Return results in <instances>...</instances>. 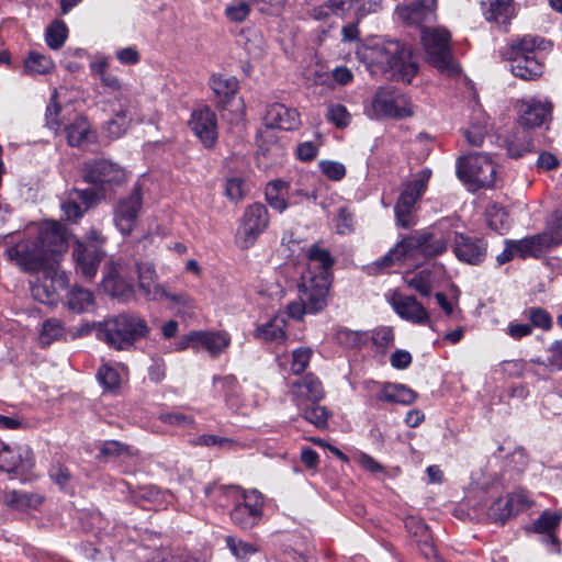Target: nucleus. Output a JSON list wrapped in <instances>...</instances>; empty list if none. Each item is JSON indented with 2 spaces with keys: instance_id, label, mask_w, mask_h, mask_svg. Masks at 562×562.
Returning <instances> with one entry per match:
<instances>
[{
  "instance_id": "obj_1",
  "label": "nucleus",
  "mask_w": 562,
  "mask_h": 562,
  "mask_svg": "<svg viewBox=\"0 0 562 562\" xmlns=\"http://www.w3.org/2000/svg\"><path fill=\"white\" fill-rule=\"evenodd\" d=\"M307 271L302 276L301 296L286 306L289 317L300 321L306 313L316 314L327 305V295L331 284L334 258L318 244L311 246Z\"/></svg>"
},
{
  "instance_id": "obj_2",
  "label": "nucleus",
  "mask_w": 562,
  "mask_h": 562,
  "mask_svg": "<svg viewBox=\"0 0 562 562\" xmlns=\"http://www.w3.org/2000/svg\"><path fill=\"white\" fill-rule=\"evenodd\" d=\"M369 66H375L384 75L409 83L418 71L412 49L398 41L376 42L358 52Z\"/></svg>"
},
{
  "instance_id": "obj_3",
  "label": "nucleus",
  "mask_w": 562,
  "mask_h": 562,
  "mask_svg": "<svg viewBox=\"0 0 562 562\" xmlns=\"http://www.w3.org/2000/svg\"><path fill=\"white\" fill-rule=\"evenodd\" d=\"M92 329L100 341L119 351L131 350L138 340L147 338L150 333L147 322L138 314L130 312L93 323Z\"/></svg>"
},
{
  "instance_id": "obj_4",
  "label": "nucleus",
  "mask_w": 562,
  "mask_h": 562,
  "mask_svg": "<svg viewBox=\"0 0 562 562\" xmlns=\"http://www.w3.org/2000/svg\"><path fill=\"white\" fill-rule=\"evenodd\" d=\"M550 110L551 105L547 101L537 99L521 101L518 121L522 130H517L507 140V150L510 157L519 158L532 150V139L527 130L540 126Z\"/></svg>"
},
{
  "instance_id": "obj_5",
  "label": "nucleus",
  "mask_w": 562,
  "mask_h": 562,
  "mask_svg": "<svg viewBox=\"0 0 562 562\" xmlns=\"http://www.w3.org/2000/svg\"><path fill=\"white\" fill-rule=\"evenodd\" d=\"M82 172L85 181L92 184L97 190L77 191L78 198L86 202H89L100 195H104L114 186H119L125 180L124 169L106 159L86 161Z\"/></svg>"
},
{
  "instance_id": "obj_6",
  "label": "nucleus",
  "mask_w": 562,
  "mask_h": 562,
  "mask_svg": "<svg viewBox=\"0 0 562 562\" xmlns=\"http://www.w3.org/2000/svg\"><path fill=\"white\" fill-rule=\"evenodd\" d=\"M454 237L450 221L442 220L428 231L407 236L408 255L418 261L428 257L439 256L447 250L448 244Z\"/></svg>"
},
{
  "instance_id": "obj_7",
  "label": "nucleus",
  "mask_w": 562,
  "mask_h": 562,
  "mask_svg": "<svg viewBox=\"0 0 562 562\" xmlns=\"http://www.w3.org/2000/svg\"><path fill=\"white\" fill-rule=\"evenodd\" d=\"M450 33L445 27H425L422 30V44L427 60L439 71L448 76L460 72L450 47Z\"/></svg>"
},
{
  "instance_id": "obj_8",
  "label": "nucleus",
  "mask_w": 562,
  "mask_h": 562,
  "mask_svg": "<svg viewBox=\"0 0 562 562\" xmlns=\"http://www.w3.org/2000/svg\"><path fill=\"white\" fill-rule=\"evenodd\" d=\"M366 114L370 119H403L413 115V108L406 94L386 87L375 91L369 106L366 108Z\"/></svg>"
},
{
  "instance_id": "obj_9",
  "label": "nucleus",
  "mask_w": 562,
  "mask_h": 562,
  "mask_svg": "<svg viewBox=\"0 0 562 562\" xmlns=\"http://www.w3.org/2000/svg\"><path fill=\"white\" fill-rule=\"evenodd\" d=\"M430 177V169L425 168L420 170L415 178L405 186L400 194L394 212L397 224L401 227L409 228L414 225L413 213L415 204L426 191Z\"/></svg>"
},
{
  "instance_id": "obj_10",
  "label": "nucleus",
  "mask_w": 562,
  "mask_h": 562,
  "mask_svg": "<svg viewBox=\"0 0 562 562\" xmlns=\"http://www.w3.org/2000/svg\"><path fill=\"white\" fill-rule=\"evenodd\" d=\"M457 175L464 182L487 188L494 184L496 167L488 155L471 154L458 160Z\"/></svg>"
},
{
  "instance_id": "obj_11",
  "label": "nucleus",
  "mask_w": 562,
  "mask_h": 562,
  "mask_svg": "<svg viewBox=\"0 0 562 562\" xmlns=\"http://www.w3.org/2000/svg\"><path fill=\"white\" fill-rule=\"evenodd\" d=\"M379 4L375 1L366 0H323L314 4L308 14L316 21H325L333 15L345 16L353 12L357 20L364 18L371 12H375Z\"/></svg>"
},
{
  "instance_id": "obj_12",
  "label": "nucleus",
  "mask_w": 562,
  "mask_h": 562,
  "mask_svg": "<svg viewBox=\"0 0 562 562\" xmlns=\"http://www.w3.org/2000/svg\"><path fill=\"white\" fill-rule=\"evenodd\" d=\"M281 121V105L274 103L270 105L266 114L263 116V124L259 131V151H258V164L259 166L267 165L263 162V159H268L270 157H279V151L281 149V144L279 142L280 136V125Z\"/></svg>"
},
{
  "instance_id": "obj_13",
  "label": "nucleus",
  "mask_w": 562,
  "mask_h": 562,
  "mask_svg": "<svg viewBox=\"0 0 562 562\" xmlns=\"http://www.w3.org/2000/svg\"><path fill=\"white\" fill-rule=\"evenodd\" d=\"M7 254L10 260L15 261L24 271L35 272L41 271L43 268L52 270V267L55 266V261L41 248L36 238L34 240L24 239L16 243L7 250Z\"/></svg>"
},
{
  "instance_id": "obj_14",
  "label": "nucleus",
  "mask_w": 562,
  "mask_h": 562,
  "mask_svg": "<svg viewBox=\"0 0 562 562\" xmlns=\"http://www.w3.org/2000/svg\"><path fill=\"white\" fill-rule=\"evenodd\" d=\"M42 278L31 282L32 296L44 304H53L57 299L59 290H64L68 286V276L65 271L59 270L58 266L49 268H43Z\"/></svg>"
},
{
  "instance_id": "obj_15",
  "label": "nucleus",
  "mask_w": 562,
  "mask_h": 562,
  "mask_svg": "<svg viewBox=\"0 0 562 562\" xmlns=\"http://www.w3.org/2000/svg\"><path fill=\"white\" fill-rule=\"evenodd\" d=\"M231 512L232 521L241 529H250L261 517L263 497L257 490L243 491L239 499L234 501Z\"/></svg>"
},
{
  "instance_id": "obj_16",
  "label": "nucleus",
  "mask_w": 562,
  "mask_h": 562,
  "mask_svg": "<svg viewBox=\"0 0 562 562\" xmlns=\"http://www.w3.org/2000/svg\"><path fill=\"white\" fill-rule=\"evenodd\" d=\"M268 222V213L262 204L255 203L248 206L244 213L241 225L236 234V243L238 247L243 249L251 247L257 237L267 227Z\"/></svg>"
},
{
  "instance_id": "obj_17",
  "label": "nucleus",
  "mask_w": 562,
  "mask_h": 562,
  "mask_svg": "<svg viewBox=\"0 0 562 562\" xmlns=\"http://www.w3.org/2000/svg\"><path fill=\"white\" fill-rule=\"evenodd\" d=\"M143 198L139 184H135L130 195L120 199L114 207L113 217L117 229L125 236L131 235L137 224Z\"/></svg>"
},
{
  "instance_id": "obj_18",
  "label": "nucleus",
  "mask_w": 562,
  "mask_h": 562,
  "mask_svg": "<svg viewBox=\"0 0 562 562\" xmlns=\"http://www.w3.org/2000/svg\"><path fill=\"white\" fill-rule=\"evenodd\" d=\"M289 395L297 408H303L319 403L325 397V390L322 381L310 373L291 384Z\"/></svg>"
},
{
  "instance_id": "obj_19",
  "label": "nucleus",
  "mask_w": 562,
  "mask_h": 562,
  "mask_svg": "<svg viewBox=\"0 0 562 562\" xmlns=\"http://www.w3.org/2000/svg\"><path fill=\"white\" fill-rule=\"evenodd\" d=\"M36 240L46 255L55 261V266H58L57 256L68 248L66 229L58 223L46 222L40 226Z\"/></svg>"
},
{
  "instance_id": "obj_20",
  "label": "nucleus",
  "mask_w": 562,
  "mask_h": 562,
  "mask_svg": "<svg viewBox=\"0 0 562 562\" xmlns=\"http://www.w3.org/2000/svg\"><path fill=\"white\" fill-rule=\"evenodd\" d=\"M34 465V456L27 446L11 448L4 445L0 450V471L24 474Z\"/></svg>"
},
{
  "instance_id": "obj_21",
  "label": "nucleus",
  "mask_w": 562,
  "mask_h": 562,
  "mask_svg": "<svg viewBox=\"0 0 562 562\" xmlns=\"http://www.w3.org/2000/svg\"><path fill=\"white\" fill-rule=\"evenodd\" d=\"M453 240V252L460 261L479 265L485 259L487 243L483 238L454 232Z\"/></svg>"
},
{
  "instance_id": "obj_22",
  "label": "nucleus",
  "mask_w": 562,
  "mask_h": 562,
  "mask_svg": "<svg viewBox=\"0 0 562 562\" xmlns=\"http://www.w3.org/2000/svg\"><path fill=\"white\" fill-rule=\"evenodd\" d=\"M389 302L395 313L407 322L416 325H426L430 322L429 313L414 296L394 292Z\"/></svg>"
},
{
  "instance_id": "obj_23",
  "label": "nucleus",
  "mask_w": 562,
  "mask_h": 562,
  "mask_svg": "<svg viewBox=\"0 0 562 562\" xmlns=\"http://www.w3.org/2000/svg\"><path fill=\"white\" fill-rule=\"evenodd\" d=\"M72 257L77 272L87 280H92L97 274L100 262L105 257V251L78 240L75 244Z\"/></svg>"
},
{
  "instance_id": "obj_24",
  "label": "nucleus",
  "mask_w": 562,
  "mask_h": 562,
  "mask_svg": "<svg viewBox=\"0 0 562 562\" xmlns=\"http://www.w3.org/2000/svg\"><path fill=\"white\" fill-rule=\"evenodd\" d=\"M189 125L206 148H211L217 138V121L215 113L203 108L192 113Z\"/></svg>"
},
{
  "instance_id": "obj_25",
  "label": "nucleus",
  "mask_w": 562,
  "mask_h": 562,
  "mask_svg": "<svg viewBox=\"0 0 562 562\" xmlns=\"http://www.w3.org/2000/svg\"><path fill=\"white\" fill-rule=\"evenodd\" d=\"M514 243L518 257L522 259L529 257L539 258L551 246L561 244V238H555L552 234L542 233L514 240Z\"/></svg>"
},
{
  "instance_id": "obj_26",
  "label": "nucleus",
  "mask_w": 562,
  "mask_h": 562,
  "mask_svg": "<svg viewBox=\"0 0 562 562\" xmlns=\"http://www.w3.org/2000/svg\"><path fill=\"white\" fill-rule=\"evenodd\" d=\"M138 289L148 301L160 302L165 286L158 282V274L151 263H137Z\"/></svg>"
},
{
  "instance_id": "obj_27",
  "label": "nucleus",
  "mask_w": 562,
  "mask_h": 562,
  "mask_svg": "<svg viewBox=\"0 0 562 562\" xmlns=\"http://www.w3.org/2000/svg\"><path fill=\"white\" fill-rule=\"evenodd\" d=\"M434 10L435 0H417L411 4L397 5L396 14L407 24H420L434 18Z\"/></svg>"
},
{
  "instance_id": "obj_28",
  "label": "nucleus",
  "mask_w": 562,
  "mask_h": 562,
  "mask_svg": "<svg viewBox=\"0 0 562 562\" xmlns=\"http://www.w3.org/2000/svg\"><path fill=\"white\" fill-rule=\"evenodd\" d=\"M550 47V42L537 35H525L521 38L513 41L507 57H531L543 56L544 50Z\"/></svg>"
},
{
  "instance_id": "obj_29",
  "label": "nucleus",
  "mask_w": 562,
  "mask_h": 562,
  "mask_svg": "<svg viewBox=\"0 0 562 562\" xmlns=\"http://www.w3.org/2000/svg\"><path fill=\"white\" fill-rule=\"evenodd\" d=\"M510 71L524 80H536L543 74V56L507 57Z\"/></svg>"
},
{
  "instance_id": "obj_30",
  "label": "nucleus",
  "mask_w": 562,
  "mask_h": 562,
  "mask_svg": "<svg viewBox=\"0 0 562 562\" xmlns=\"http://www.w3.org/2000/svg\"><path fill=\"white\" fill-rule=\"evenodd\" d=\"M484 15L488 22L506 25L515 15L513 0H486Z\"/></svg>"
},
{
  "instance_id": "obj_31",
  "label": "nucleus",
  "mask_w": 562,
  "mask_h": 562,
  "mask_svg": "<svg viewBox=\"0 0 562 562\" xmlns=\"http://www.w3.org/2000/svg\"><path fill=\"white\" fill-rule=\"evenodd\" d=\"M376 398L380 402L408 405L415 401L416 394L404 384L386 383L380 386Z\"/></svg>"
},
{
  "instance_id": "obj_32",
  "label": "nucleus",
  "mask_w": 562,
  "mask_h": 562,
  "mask_svg": "<svg viewBox=\"0 0 562 562\" xmlns=\"http://www.w3.org/2000/svg\"><path fill=\"white\" fill-rule=\"evenodd\" d=\"M198 338V346L206 349L212 357L222 353L229 346V337L224 333L198 330L194 335Z\"/></svg>"
},
{
  "instance_id": "obj_33",
  "label": "nucleus",
  "mask_w": 562,
  "mask_h": 562,
  "mask_svg": "<svg viewBox=\"0 0 562 562\" xmlns=\"http://www.w3.org/2000/svg\"><path fill=\"white\" fill-rule=\"evenodd\" d=\"M210 85L223 105H225L238 90V81L233 76L213 75Z\"/></svg>"
},
{
  "instance_id": "obj_34",
  "label": "nucleus",
  "mask_w": 562,
  "mask_h": 562,
  "mask_svg": "<svg viewBox=\"0 0 562 562\" xmlns=\"http://www.w3.org/2000/svg\"><path fill=\"white\" fill-rule=\"evenodd\" d=\"M334 339L337 344L349 349H361L370 341V333L366 330H351L347 327H338Z\"/></svg>"
},
{
  "instance_id": "obj_35",
  "label": "nucleus",
  "mask_w": 562,
  "mask_h": 562,
  "mask_svg": "<svg viewBox=\"0 0 562 562\" xmlns=\"http://www.w3.org/2000/svg\"><path fill=\"white\" fill-rule=\"evenodd\" d=\"M4 497L8 506L19 510L35 509L44 501V497L37 493H27L15 490L5 492Z\"/></svg>"
},
{
  "instance_id": "obj_36",
  "label": "nucleus",
  "mask_w": 562,
  "mask_h": 562,
  "mask_svg": "<svg viewBox=\"0 0 562 562\" xmlns=\"http://www.w3.org/2000/svg\"><path fill=\"white\" fill-rule=\"evenodd\" d=\"M102 283L104 290L113 297H117L122 301H128L133 297V285L126 282L116 272H110L103 278Z\"/></svg>"
},
{
  "instance_id": "obj_37",
  "label": "nucleus",
  "mask_w": 562,
  "mask_h": 562,
  "mask_svg": "<svg viewBox=\"0 0 562 562\" xmlns=\"http://www.w3.org/2000/svg\"><path fill=\"white\" fill-rule=\"evenodd\" d=\"M406 237L403 238L394 248H392L381 259L375 261V267L379 271H386L396 265H401L407 260H411L408 255Z\"/></svg>"
},
{
  "instance_id": "obj_38",
  "label": "nucleus",
  "mask_w": 562,
  "mask_h": 562,
  "mask_svg": "<svg viewBox=\"0 0 562 562\" xmlns=\"http://www.w3.org/2000/svg\"><path fill=\"white\" fill-rule=\"evenodd\" d=\"M65 133L70 146H82L89 142L91 130L88 121L82 116H77L72 123L65 126Z\"/></svg>"
},
{
  "instance_id": "obj_39",
  "label": "nucleus",
  "mask_w": 562,
  "mask_h": 562,
  "mask_svg": "<svg viewBox=\"0 0 562 562\" xmlns=\"http://www.w3.org/2000/svg\"><path fill=\"white\" fill-rule=\"evenodd\" d=\"M93 304V294L88 289L76 285L67 294V305L75 313L87 312Z\"/></svg>"
},
{
  "instance_id": "obj_40",
  "label": "nucleus",
  "mask_w": 562,
  "mask_h": 562,
  "mask_svg": "<svg viewBox=\"0 0 562 562\" xmlns=\"http://www.w3.org/2000/svg\"><path fill=\"white\" fill-rule=\"evenodd\" d=\"M204 493L221 506H226L224 498L237 501L243 490L235 485H220L212 483L205 486Z\"/></svg>"
},
{
  "instance_id": "obj_41",
  "label": "nucleus",
  "mask_w": 562,
  "mask_h": 562,
  "mask_svg": "<svg viewBox=\"0 0 562 562\" xmlns=\"http://www.w3.org/2000/svg\"><path fill=\"white\" fill-rule=\"evenodd\" d=\"M299 409L302 413V417L316 428L326 429L328 427V420L331 417V413L325 406L316 403L308 404Z\"/></svg>"
},
{
  "instance_id": "obj_42",
  "label": "nucleus",
  "mask_w": 562,
  "mask_h": 562,
  "mask_svg": "<svg viewBox=\"0 0 562 562\" xmlns=\"http://www.w3.org/2000/svg\"><path fill=\"white\" fill-rule=\"evenodd\" d=\"M486 221L491 229L504 234L509 228V218L507 212L496 204L486 209Z\"/></svg>"
},
{
  "instance_id": "obj_43",
  "label": "nucleus",
  "mask_w": 562,
  "mask_h": 562,
  "mask_svg": "<svg viewBox=\"0 0 562 562\" xmlns=\"http://www.w3.org/2000/svg\"><path fill=\"white\" fill-rule=\"evenodd\" d=\"M123 456L132 457L134 456V451L131 447L116 440H106L102 442L99 448L98 458L100 460L114 459Z\"/></svg>"
},
{
  "instance_id": "obj_44",
  "label": "nucleus",
  "mask_w": 562,
  "mask_h": 562,
  "mask_svg": "<svg viewBox=\"0 0 562 562\" xmlns=\"http://www.w3.org/2000/svg\"><path fill=\"white\" fill-rule=\"evenodd\" d=\"M24 68L29 74L45 75L54 68V64L49 57L32 52L24 63Z\"/></svg>"
},
{
  "instance_id": "obj_45",
  "label": "nucleus",
  "mask_w": 562,
  "mask_h": 562,
  "mask_svg": "<svg viewBox=\"0 0 562 562\" xmlns=\"http://www.w3.org/2000/svg\"><path fill=\"white\" fill-rule=\"evenodd\" d=\"M68 35L65 22L56 20L46 30V43L52 49H59Z\"/></svg>"
},
{
  "instance_id": "obj_46",
  "label": "nucleus",
  "mask_w": 562,
  "mask_h": 562,
  "mask_svg": "<svg viewBox=\"0 0 562 562\" xmlns=\"http://www.w3.org/2000/svg\"><path fill=\"white\" fill-rule=\"evenodd\" d=\"M131 120L127 117L126 110H120L115 113V115L110 119L105 124V130L111 138H119L123 136Z\"/></svg>"
},
{
  "instance_id": "obj_47",
  "label": "nucleus",
  "mask_w": 562,
  "mask_h": 562,
  "mask_svg": "<svg viewBox=\"0 0 562 562\" xmlns=\"http://www.w3.org/2000/svg\"><path fill=\"white\" fill-rule=\"evenodd\" d=\"M525 317L530 322L529 325L542 330H550L553 325L551 315L542 307H530L524 312Z\"/></svg>"
},
{
  "instance_id": "obj_48",
  "label": "nucleus",
  "mask_w": 562,
  "mask_h": 562,
  "mask_svg": "<svg viewBox=\"0 0 562 562\" xmlns=\"http://www.w3.org/2000/svg\"><path fill=\"white\" fill-rule=\"evenodd\" d=\"M280 335L281 325L278 314L269 318L266 323L258 325L254 333L255 338L265 341H272L277 339Z\"/></svg>"
},
{
  "instance_id": "obj_49",
  "label": "nucleus",
  "mask_w": 562,
  "mask_h": 562,
  "mask_svg": "<svg viewBox=\"0 0 562 562\" xmlns=\"http://www.w3.org/2000/svg\"><path fill=\"white\" fill-rule=\"evenodd\" d=\"M326 119L337 128H345L351 122V114L345 105L340 103H330L327 105Z\"/></svg>"
},
{
  "instance_id": "obj_50",
  "label": "nucleus",
  "mask_w": 562,
  "mask_h": 562,
  "mask_svg": "<svg viewBox=\"0 0 562 562\" xmlns=\"http://www.w3.org/2000/svg\"><path fill=\"white\" fill-rule=\"evenodd\" d=\"M505 497L507 499L506 505H509L514 515L525 512L533 505L532 498L524 490H516Z\"/></svg>"
},
{
  "instance_id": "obj_51",
  "label": "nucleus",
  "mask_w": 562,
  "mask_h": 562,
  "mask_svg": "<svg viewBox=\"0 0 562 562\" xmlns=\"http://www.w3.org/2000/svg\"><path fill=\"white\" fill-rule=\"evenodd\" d=\"M405 282L424 296H428L431 292V273L428 270H422L411 278L406 277Z\"/></svg>"
},
{
  "instance_id": "obj_52",
  "label": "nucleus",
  "mask_w": 562,
  "mask_h": 562,
  "mask_svg": "<svg viewBox=\"0 0 562 562\" xmlns=\"http://www.w3.org/2000/svg\"><path fill=\"white\" fill-rule=\"evenodd\" d=\"M560 516L551 513H543L533 524V529L537 532L548 535L550 542L555 543L557 539L551 535V531L559 525Z\"/></svg>"
},
{
  "instance_id": "obj_53",
  "label": "nucleus",
  "mask_w": 562,
  "mask_h": 562,
  "mask_svg": "<svg viewBox=\"0 0 562 562\" xmlns=\"http://www.w3.org/2000/svg\"><path fill=\"white\" fill-rule=\"evenodd\" d=\"M60 112L61 106L57 103V91H54L46 108L45 119L46 126L55 132H57L63 124Z\"/></svg>"
},
{
  "instance_id": "obj_54",
  "label": "nucleus",
  "mask_w": 562,
  "mask_h": 562,
  "mask_svg": "<svg viewBox=\"0 0 562 562\" xmlns=\"http://www.w3.org/2000/svg\"><path fill=\"white\" fill-rule=\"evenodd\" d=\"M64 333V329L61 327V324L57 319H47L44 322L41 335H40V341L44 346L50 345L54 340L58 339Z\"/></svg>"
},
{
  "instance_id": "obj_55",
  "label": "nucleus",
  "mask_w": 562,
  "mask_h": 562,
  "mask_svg": "<svg viewBox=\"0 0 562 562\" xmlns=\"http://www.w3.org/2000/svg\"><path fill=\"white\" fill-rule=\"evenodd\" d=\"M226 544L233 555L239 560L247 559L249 555L257 552V548L254 544L236 539L233 536L226 537Z\"/></svg>"
},
{
  "instance_id": "obj_56",
  "label": "nucleus",
  "mask_w": 562,
  "mask_h": 562,
  "mask_svg": "<svg viewBox=\"0 0 562 562\" xmlns=\"http://www.w3.org/2000/svg\"><path fill=\"white\" fill-rule=\"evenodd\" d=\"M250 11L249 2L237 1L226 7L225 15L232 22L241 23L249 16Z\"/></svg>"
},
{
  "instance_id": "obj_57",
  "label": "nucleus",
  "mask_w": 562,
  "mask_h": 562,
  "mask_svg": "<svg viewBox=\"0 0 562 562\" xmlns=\"http://www.w3.org/2000/svg\"><path fill=\"white\" fill-rule=\"evenodd\" d=\"M149 562H198V560L187 552H173L164 549L155 553Z\"/></svg>"
},
{
  "instance_id": "obj_58",
  "label": "nucleus",
  "mask_w": 562,
  "mask_h": 562,
  "mask_svg": "<svg viewBox=\"0 0 562 562\" xmlns=\"http://www.w3.org/2000/svg\"><path fill=\"white\" fill-rule=\"evenodd\" d=\"M165 293L162 295V300H168L171 303V306L180 311H189L194 307V302L186 292L171 293L165 288Z\"/></svg>"
},
{
  "instance_id": "obj_59",
  "label": "nucleus",
  "mask_w": 562,
  "mask_h": 562,
  "mask_svg": "<svg viewBox=\"0 0 562 562\" xmlns=\"http://www.w3.org/2000/svg\"><path fill=\"white\" fill-rule=\"evenodd\" d=\"M506 497L497 498L488 508V517L494 521L504 522L509 517L514 516L509 505H506Z\"/></svg>"
},
{
  "instance_id": "obj_60",
  "label": "nucleus",
  "mask_w": 562,
  "mask_h": 562,
  "mask_svg": "<svg viewBox=\"0 0 562 562\" xmlns=\"http://www.w3.org/2000/svg\"><path fill=\"white\" fill-rule=\"evenodd\" d=\"M321 171L333 181H339L346 176V167L338 161L321 160L318 162Z\"/></svg>"
},
{
  "instance_id": "obj_61",
  "label": "nucleus",
  "mask_w": 562,
  "mask_h": 562,
  "mask_svg": "<svg viewBox=\"0 0 562 562\" xmlns=\"http://www.w3.org/2000/svg\"><path fill=\"white\" fill-rule=\"evenodd\" d=\"M370 340L376 347L387 349L394 344V331L391 327H380L370 334Z\"/></svg>"
},
{
  "instance_id": "obj_62",
  "label": "nucleus",
  "mask_w": 562,
  "mask_h": 562,
  "mask_svg": "<svg viewBox=\"0 0 562 562\" xmlns=\"http://www.w3.org/2000/svg\"><path fill=\"white\" fill-rule=\"evenodd\" d=\"M98 379L106 390H114L120 385L117 371L109 366H102L98 371Z\"/></svg>"
},
{
  "instance_id": "obj_63",
  "label": "nucleus",
  "mask_w": 562,
  "mask_h": 562,
  "mask_svg": "<svg viewBox=\"0 0 562 562\" xmlns=\"http://www.w3.org/2000/svg\"><path fill=\"white\" fill-rule=\"evenodd\" d=\"M246 190V183L241 178H229L226 180L225 193L232 201L244 199Z\"/></svg>"
},
{
  "instance_id": "obj_64",
  "label": "nucleus",
  "mask_w": 562,
  "mask_h": 562,
  "mask_svg": "<svg viewBox=\"0 0 562 562\" xmlns=\"http://www.w3.org/2000/svg\"><path fill=\"white\" fill-rule=\"evenodd\" d=\"M312 351L308 348H299L293 351L291 370L295 374L303 372L311 360Z\"/></svg>"
}]
</instances>
